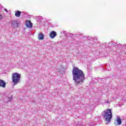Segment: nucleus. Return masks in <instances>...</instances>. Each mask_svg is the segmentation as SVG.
Wrapping results in <instances>:
<instances>
[{
    "mask_svg": "<svg viewBox=\"0 0 126 126\" xmlns=\"http://www.w3.org/2000/svg\"><path fill=\"white\" fill-rule=\"evenodd\" d=\"M4 10H5V11L6 12H7V9H4Z\"/></svg>",
    "mask_w": 126,
    "mask_h": 126,
    "instance_id": "nucleus-18",
    "label": "nucleus"
},
{
    "mask_svg": "<svg viewBox=\"0 0 126 126\" xmlns=\"http://www.w3.org/2000/svg\"><path fill=\"white\" fill-rule=\"evenodd\" d=\"M21 74L18 73H14L12 74V82L14 83L13 85H16L18 83V81L20 80Z\"/></svg>",
    "mask_w": 126,
    "mask_h": 126,
    "instance_id": "nucleus-3",
    "label": "nucleus"
},
{
    "mask_svg": "<svg viewBox=\"0 0 126 126\" xmlns=\"http://www.w3.org/2000/svg\"><path fill=\"white\" fill-rule=\"evenodd\" d=\"M73 80L76 86L81 85L85 80V75L82 70L74 67L72 72Z\"/></svg>",
    "mask_w": 126,
    "mask_h": 126,
    "instance_id": "nucleus-1",
    "label": "nucleus"
},
{
    "mask_svg": "<svg viewBox=\"0 0 126 126\" xmlns=\"http://www.w3.org/2000/svg\"><path fill=\"white\" fill-rule=\"evenodd\" d=\"M105 103L106 104H110V103H111V102L109 101V100L106 99V100H105Z\"/></svg>",
    "mask_w": 126,
    "mask_h": 126,
    "instance_id": "nucleus-14",
    "label": "nucleus"
},
{
    "mask_svg": "<svg viewBox=\"0 0 126 126\" xmlns=\"http://www.w3.org/2000/svg\"><path fill=\"white\" fill-rule=\"evenodd\" d=\"M3 15L0 14V20H1V19H2V18H3Z\"/></svg>",
    "mask_w": 126,
    "mask_h": 126,
    "instance_id": "nucleus-16",
    "label": "nucleus"
},
{
    "mask_svg": "<svg viewBox=\"0 0 126 126\" xmlns=\"http://www.w3.org/2000/svg\"><path fill=\"white\" fill-rule=\"evenodd\" d=\"M114 125L115 126H120V125H122V119L120 118V116L117 117L116 120L114 122Z\"/></svg>",
    "mask_w": 126,
    "mask_h": 126,
    "instance_id": "nucleus-4",
    "label": "nucleus"
},
{
    "mask_svg": "<svg viewBox=\"0 0 126 126\" xmlns=\"http://www.w3.org/2000/svg\"><path fill=\"white\" fill-rule=\"evenodd\" d=\"M39 40H43L44 39V34L43 33H40L38 35Z\"/></svg>",
    "mask_w": 126,
    "mask_h": 126,
    "instance_id": "nucleus-10",
    "label": "nucleus"
},
{
    "mask_svg": "<svg viewBox=\"0 0 126 126\" xmlns=\"http://www.w3.org/2000/svg\"><path fill=\"white\" fill-rule=\"evenodd\" d=\"M109 44L111 45V46H115L116 47L117 46V43H115V42H109Z\"/></svg>",
    "mask_w": 126,
    "mask_h": 126,
    "instance_id": "nucleus-13",
    "label": "nucleus"
},
{
    "mask_svg": "<svg viewBox=\"0 0 126 126\" xmlns=\"http://www.w3.org/2000/svg\"><path fill=\"white\" fill-rule=\"evenodd\" d=\"M56 36H57V32L54 31H52L49 34V36L51 39H54Z\"/></svg>",
    "mask_w": 126,
    "mask_h": 126,
    "instance_id": "nucleus-6",
    "label": "nucleus"
},
{
    "mask_svg": "<svg viewBox=\"0 0 126 126\" xmlns=\"http://www.w3.org/2000/svg\"><path fill=\"white\" fill-rule=\"evenodd\" d=\"M15 15L16 17H20V15H21V12L20 11H16Z\"/></svg>",
    "mask_w": 126,
    "mask_h": 126,
    "instance_id": "nucleus-9",
    "label": "nucleus"
},
{
    "mask_svg": "<svg viewBox=\"0 0 126 126\" xmlns=\"http://www.w3.org/2000/svg\"><path fill=\"white\" fill-rule=\"evenodd\" d=\"M122 48H123V49H126V44L122 46Z\"/></svg>",
    "mask_w": 126,
    "mask_h": 126,
    "instance_id": "nucleus-17",
    "label": "nucleus"
},
{
    "mask_svg": "<svg viewBox=\"0 0 126 126\" xmlns=\"http://www.w3.org/2000/svg\"><path fill=\"white\" fill-rule=\"evenodd\" d=\"M11 26L13 28H16L18 27L19 23L17 22V20L12 21L11 22Z\"/></svg>",
    "mask_w": 126,
    "mask_h": 126,
    "instance_id": "nucleus-5",
    "label": "nucleus"
},
{
    "mask_svg": "<svg viewBox=\"0 0 126 126\" xmlns=\"http://www.w3.org/2000/svg\"><path fill=\"white\" fill-rule=\"evenodd\" d=\"M26 25L28 28H32V23L30 21H27L26 22Z\"/></svg>",
    "mask_w": 126,
    "mask_h": 126,
    "instance_id": "nucleus-8",
    "label": "nucleus"
},
{
    "mask_svg": "<svg viewBox=\"0 0 126 126\" xmlns=\"http://www.w3.org/2000/svg\"><path fill=\"white\" fill-rule=\"evenodd\" d=\"M6 99H7V100L5 101V102H6V103H7L8 102H10V101H12V96L9 97L8 98H7Z\"/></svg>",
    "mask_w": 126,
    "mask_h": 126,
    "instance_id": "nucleus-11",
    "label": "nucleus"
},
{
    "mask_svg": "<svg viewBox=\"0 0 126 126\" xmlns=\"http://www.w3.org/2000/svg\"><path fill=\"white\" fill-rule=\"evenodd\" d=\"M111 69H108V70H110Z\"/></svg>",
    "mask_w": 126,
    "mask_h": 126,
    "instance_id": "nucleus-19",
    "label": "nucleus"
},
{
    "mask_svg": "<svg viewBox=\"0 0 126 126\" xmlns=\"http://www.w3.org/2000/svg\"><path fill=\"white\" fill-rule=\"evenodd\" d=\"M120 47H122V44H119L117 45H116V47L117 48H120Z\"/></svg>",
    "mask_w": 126,
    "mask_h": 126,
    "instance_id": "nucleus-15",
    "label": "nucleus"
},
{
    "mask_svg": "<svg viewBox=\"0 0 126 126\" xmlns=\"http://www.w3.org/2000/svg\"><path fill=\"white\" fill-rule=\"evenodd\" d=\"M91 39L93 40V42H94V43H97V38L92 37Z\"/></svg>",
    "mask_w": 126,
    "mask_h": 126,
    "instance_id": "nucleus-12",
    "label": "nucleus"
},
{
    "mask_svg": "<svg viewBox=\"0 0 126 126\" xmlns=\"http://www.w3.org/2000/svg\"><path fill=\"white\" fill-rule=\"evenodd\" d=\"M6 83L4 81L0 79V87H2L3 88H5V85Z\"/></svg>",
    "mask_w": 126,
    "mask_h": 126,
    "instance_id": "nucleus-7",
    "label": "nucleus"
},
{
    "mask_svg": "<svg viewBox=\"0 0 126 126\" xmlns=\"http://www.w3.org/2000/svg\"><path fill=\"white\" fill-rule=\"evenodd\" d=\"M103 117L105 119V122H107V123H106V125H108V124H110V123L111 122V119H112L113 117L112 109H107L105 111H104Z\"/></svg>",
    "mask_w": 126,
    "mask_h": 126,
    "instance_id": "nucleus-2",
    "label": "nucleus"
}]
</instances>
